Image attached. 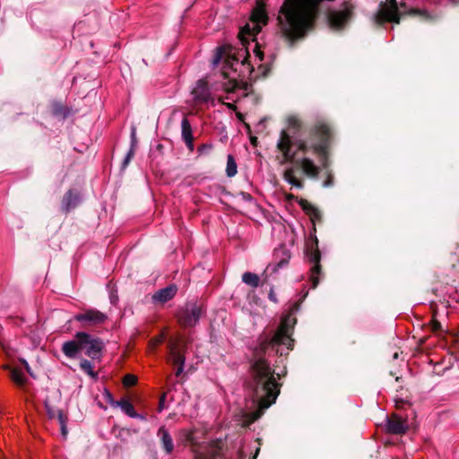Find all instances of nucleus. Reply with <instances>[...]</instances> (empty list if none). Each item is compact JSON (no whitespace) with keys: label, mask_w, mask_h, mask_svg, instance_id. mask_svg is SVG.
I'll return each instance as SVG.
<instances>
[{"label":"nucleus","mask_w":459,"mask_h":459,"mask_svg":"<svg viewBox=\"0 0 459 459\" xmlns=\"http://www.w3.org/2000/svg\"><path fill=\"white\" fill-rule=\"evenodd\" d=\"M287 129L281 132L277 148L281 153V164L293 161L302 173L310 178H316L320 166L307 154L318 158L323 167H325L328 142L331 137L329 126L325 123L316 124L311 130L309 137L292 142L289 134L299 132L302 126L300 118L296 115L286 117Z\"/></svg>","instance_id":"nucleus-1"},{"label":"nucleus","mask_w":459,"mask_h":459,"mask_svg":"<svg viewBox=\"0 0 459 459\" xmlns=\"http://www.w3.org/2000/svg\"><path fill=\"white\" fill-rule=\"evenodd\" d=\"M267 14L264 4L257 2L254 8L250 22L247 23L239 31V39L243 47L239 49L232 48H221L213 59V64L217 65L223 60L222 82L223 89L227 92H233L236 90H247V83L243 79L249 75L254 65L250 63V55L246 48L248 37L255 36L262 29V26L267 23Z\"/></svg>","instance_id":"nucleus-2"},{"label":"nucleus","mask_w":459,"mask_h":459,"mask_svg":"<svg viewBox=\"0 0 459 459\" xmlns=\"http://www.w3.org/2000/svg\"><path fill=\"white\" fill-rule=\"evenodd\" d=\"M252 380L249 384L254 393V402L257 403L258 409L250 414L247 423L256 420L264 410L270 407L279 394V388L273 376V369L266 360L258 359L255 360L251 369Z\"/></svg>","instance_id":"nucleus-3"},{"label":"nucleus","mask_w":459,"mask_h":459,"mask_svg":"<svg viewBox=\"0 0 459 459\" xmlns=\"http://www.w3.org/2000/svg\"><path fill=\"white\" fill-rule=\"evenodd\" d=\"M296 325V318L290 313L286 315L272 336H264L261 339L260 349L265 351L269 347L275 349L276 352L283 354V349L289 351L292 347V329Z\"/></svg>","instance_id":"nucleus-4"},{"label":"nucleus","mask_w":459,"mask_h":459,"mask_svg":"<svg viewBox=\"0 0 459 459\" xmlns=\"http://www.w3.org/2000/svg\"><path fill=\"white\" fill-rule=\"evenodd\" d=\"M75 337L80 339L81 351H84L88 357L97 359L100 356L103 344L100 339L94 338L84 332L77 333Z\"/></svg>","instance_id":"nucleus-5"},{"label":"nucleus","mask_w":459,"mask_h":459,"mask_svg":"<svg viewBox=\"0 0 459 459\" xmlns=\"http://www.w3.org/2000/svg\"><path fill=\"white\" fill-rule=\"evenodd\" d=\"M74 318L75 321L80 322L82 326L90 327L102 325L108 316L99 310L89 309L75 315Z\"/></svg>","instance_id":"nucleus-6"},{"label":"nucleus","mask_w":459,"mask_h":459,"mask_svg":"<svg viewBox=\"0 0 459 459\" xmlns=\"http://www.w3.org/2000/svg\"><path fill=\"white\" fill-rule=\"evenodd\" d=\"M379 17L383 22L398 23L400 20V13L398 11L396 0H390L389 4H385L381 6L379 10Z\"/></svg>","instance_id":"nucleus-7"},{"label":"nucleus","mask_w":459,"mask_h":459,"mask_svg":"<svg viewBox=\"0 0 459 459\" xmlns=\"http://www.w3.org/2000/svg\"><path fill=\"white\" fill-rule=\"evenodd\" d=\"M201 313V307L197 306H191L186 308L183 314L179 316V320L186 326H193L198 322Z\"/></svg>","instance_id":"nucleus-8"},{"label":"nucleus","mask_w":459,"mask_h":459,"mask_svg":"<svg viewBox=\"0 0 459 459\" xmlns=\"http://www.w3.org/2000/svg\"><path fill=\"white\" fill-rule=\"evenodd\" d=\"M194 100L197 102H207L211 100V92L205 81L200 80L192 90Z\"/></svg>","instance_id":"nucleus-9"},{"label":"nucleus","mask_w":459,"mask_h":459,"mask_svg":"<svg viewBox=\"0 0 459 459\" xmlns=\"http://www.w3.org/2000/svg\"><path fill=\"white\" fill-rule=\"evenodd\" d=\"M177 291H178V288L174 284L169 285L164 289L159 290L152 295V302L154 304H164L167 301L173 299L174 296L176 295Z\"/></svg>","instance_id":"nucleus-10"},{"label":"nucleus","mask_w":459,"mask_h":459,"mask_svg":"<svg viewBox=\"0 0 459 459\" xmlns=\"http://www.w3.org/2000/svg\"><path fill=\"white\" fill-rule=\"evenodd\" d=\"M351 10L346 6L343 10L332 12L329 15V21L331 26L334 28H340L345 24L350 19Z\"/></svg>","instance_id":"nucleus-11"},{"label":"nucleus","mask_w":459,"mask_h":459,"mask_svg":"<svg viewBox=\"0 0 459 459\" xmlns=\"http://www.w3.org/2000/svg\"><path fill=\"white\" fill-rule=\"evenodd\" d=\"M62 351L66 357L75 358L81 351L80 339L75 337L74 340L65 342L63 344Z\"/></svg>","instance_id":"nucleus-12"},{"label":"nucleus","mask_w":459,"mask_h":459,"mask_svg":"<svg viewBox=\"0 0 459 459\" xmlns=\"http://www.w3.org/2000/svg\"><path fill=\"white\" fill-rule=\"evenodd\" d=\"M170 359L174 364L178 365L176 375H180L184 370L185 358L176 344H171L170 346Z\"/></svg>","instance_id":"nucleus-13"},{"label":"nucleus","mask_w":459,"mask_h":459,"mask_svg":"<svg viewBox=\"0 0 459 459\" xmlns=\"http://www.w3.org/2000/svg\"><path fill=\"white\" fill-rule=\"evenodd\" d=\"M284 180L289 183L291 186L301 189L303 188V182L298 178L295 175V169L293 167L287 168L283 172Z\"/></svg>","instance_id":"nucleus-14"},{"label":"nucleus","mask_w":459,"mask_h":459,"mask_svg":"<svg viewBox=\"0 0 459 459\" xmlns=\"http://www.w3.org/2000/svg\"><path fill=\"white\" fill-rule=\"evenodd\" d=\"M158 436L160 437L162 446L167 454H171L174 448L173 440L168 430L161 427L158 431Z\"/></svg>","instance_id":"nucleus-15"},{"label":"nucleus","mask_w":459,"mask_h":459,"mask_svg":"<svg viewBox=\"0 0 459 459\" xmlns=\"http://www.w3.org/2000/svg\"><path fill=\"white\" fill-rule=\"evenodd\" d=\"M386 428L389 432L394 434H402L407 429L406 424L401 419L396 417L388 420Z\"/></svg>","instance_id":"nucleus-16"},{"label":"nucleus","mask_w":459,"mask_h":459,"mask_svg":"<svg viewBox=\"0 0 459 459\" xmlns=\"http://www.w3.org/2000/svg\"><path fill=\"white\" fill-rule=\"evenodd\" d=\"M4 368L10 370L11 378L17 385L23 386L26 384L27 377L21 369L10 368L8 365H4Z\"/></svg>","instance_id":"nucleus-17"},{"label":"nucleus","mask_w":459,"mask_h":459,"mask_svg":"<svg viewBox=\"0 0 459 459\" xmlns=\"http://www.w3.org/2000/svg\"><path fill=\"white\" fill-rule=\"evenodd\" d=\"M182 137L190 150H193V135L190 123L186 118H184L181 122Z\"/></svg>","instance_id":"nucleus-18"},{"label":"nucleus","mask_w":459,"mask_h":459,"mask_svg":"<svg viewBox=\"0 0 459 459\" xmlns=\"http://www.w3.org/2000/svg\"><path fill=\"white\" fill-rule=\"evenodd\" d=\"M79 203L78 195L74 194L72 191H69L63 199V209L65 211H69L74 208Z\"/></svg>","instance_id":"nucleus-19"},{"label":"nucleus","mask_w":459,"mask_h":459,"mask_svg":"<svg viewBox=\"0 0 459 459\" xmlns=\"http://www.w3.org/2000/svg\"><path fill=\"white\" fill-rule=\"evenodd\" d=\"M116 407H120L121 410L131 418L138 417V414L135 412L133 404L126 399H122L116 403Z\"/></svg>","instance_id":"nucleus-20"},{"label":"nucleus","mask_w":459,"mask_h":459,"mask_svg":"<svg viewBox=\"0 0 459 459\" xmlns=\"http://www.w3.org/2000/svg\"><path fill=\"white\" fill-rule=\"evenodd\" d=\"M242 281L244 283L251 286V287H257L259 284V277L253 273L247 272L242 275Z\"/></svg>","instance_id":"nucleus-21"},{"label":"nucleus","mask_w":459,"mask_h":459,"mask_svg":"<svg viewBox=\"0 0 459 459\" xmlns=\"http://www.w3.org/2000/svg\"><path fill=\"white\" fill-rule=\"evenodd\" d=\"M311 259H312V262L315 264L314 267L312 268V281H313L314 287H316L318 282V280L316 277V274H317L319 273V264H318L319 254H318V252H315L312 255Z\"/></svg>","instance_id":"nucleus-22"},{"label":"nucleus","mask_w":459,"mask_h":459,"mask_svg":"<svg viewBox=\"0 0 459 459\" xmlns=\"http://www.w3.org/2000/svg\"><path fill=\"white\" fill-rule=\"evenodd\" d=\"M237 163L233 158L232 155H228L227 158V168H226V173L228 177L231 178L234 177L237 174Z\"/></svg>","instance_id":"nucleus-23"},{"label":"nucleus","mask_w":459,"mask_h":459,"mask_svg":"<svg viewBox=\"0 0 459 459\" xmlns=\"http://www.w3.org/2000/svg\"><path fill=\"white\" fill-rule=\"evenodd\" d=\"M131 138H132V146L130 148V150L128 151L125 160H124V167L127 166V164L130 162L131 159L133 158L134 154V147H135V144H136V135H135V130L134 129L132 131V134H131Z\"/></svg>","instance_id":"nucleus-24"},{"label":"nucleus","mask_w":459,"mask_h":459,"mask_svg":"<svg viewBox=\"0 0 459 459\" xmlns=\"http://www.w3.org/2000/svg\"><path fill=\"white\" fill-rule=\"evenodd\" d=\"M57 420H58V422L60 425V430H61L62 437L64 438H66L67 434H68V430H67V427H66L67 417L62 411H58L57 412Z\"/></svg>","instance_id":"nucleus-25"},{"label":"nucleus","mask_w":459,"mask_h":459,"mask_svg":"<svg viewBox=\"0 0 459 459\" xmlns=\"http://www.w3.org/2000/svg\"><path fill=\"white\" fill-rule=\"evenodd\" d=\"M409 13L418 15L422 21H429L434 18V16L425 9H411Z\"/></svg>","instance_id":"nucleus-26"},{"label":"nucleus","mask_w":459,"mask_h":459,"mask_svg":"<svg viewBox=\"0 0 459 459\" xmlns=\"http://www.w3.org/2000/svg\"><path fill=\"white\" fill-rule=\"evenodd\" d=\"M81 368L91 377H95L96 374L93 370V365L87 359H82L80 363Z\"/></svg>","instance_id":"nucleus-27"},{"label":"nucleus","mask_w":459,"mask_h":459,"mask_svg":"<svg viewBox=\"0 0 459 459\" xmlns=\"http://www.w3.org/2000/svg\"><path fill=\"white\" fill-rule=\"evenodd\" d=\"M136 382L137 377L134 375L131 374L126 375L123 380L124 385L127 387L134 385Z\"/></svg>","instance_id":"nucleus-28"},{"label":"nucleus","mask_w":459,"mask_h":459,"mask_svg":"<svg viewBox=\"0 0 459 459\" xmlns=\"http://www.w3.org/2000/svg\"><path fill=\"white\" fill-rule=\"evenodd\" d=\"M299 204L301 205V207L307 212H311V213H314L316 214L317 212L316 209L312 206L308 202H307L306 200H303L301 199L299 201Z\"/></svg>","instance_id":"nucleus-29"},{"label":"nucleus","mask_w":459,"mask_h":459,"mask_svg":"<svg viewBox=\"0 0 459 459\" xmlns=\"http://www.w3.org/2000/svg\"><path fill=\"white\" fill-rule=\"evenodd\" d=\"M103 395H104V398L105 400L113 407H116V403H117L118 401H115L112 397V394L108 390H105L104 393H103Z\"/></svg>","instance_id":"nucleus-30"},{"label":"nucleus","mask_w":459,"mask_h":459,"mask_svg":"<svg viewBox=\"0 0 459 459\" xmlns=\"http://www.w3.org/2000/svg\"><path fill=\"white\" fill-rule=\"evenodd\" d=\"M254 57H255V64L261 62L263 60V53L262 51L258 48L257 47V44H255V48H254Z\"/></svg>","instance_id":"nucleus-31"},{"label":"nucleus","mask_w":459,"mask_h":459,"mask_svg":"<svg viewBox=\"0 0 459 459\" xmlns=\"http://www.w3.org/2000/svg\"><path fill=\"white\" fill-rule=\"evenodd\" d=\"M45 406H46V409H47V412L49 416V418H55L56 416L57 417V412L59 411H55L49 404H48V402L46 401L45 402Z\"/></svg>","instance_id":"nucleus-32"},{"label":"nucleus","mask_w":459,"mask_h":459,"mask_svg":"<svg viewBox=\"0 0 459 459\" xmlns=\"http://www.w3.org/2000/svg\"><path fill=\"white\" fill-rule=\"evenodd\" d=\"M269 299L274 303H276L278 301L277 298H276V294L273 288L270 290V292H269Z\"/></svg>","instance_id":"nucleus-33"},{"label":"nucleus","mask_w":459,"mask_h":459,"mask_svg":"<svg viewBox=\"0 0 459 459\" xmlns=\"http://www.w3.org/2000/svg\"><path fill=\"white\" fill-rule=\"evenodd\" d=\"M0 348H2L7 356H11V352L9 351V348L0 340Z\"/></svg>","instance_id":"nucleus-34"},{"label":"nucleus","mask_w":459,"mask_h":459,"mask_svg":"<svg viewBox=\"0 0 459 459\" xmlns=\"http://www.w3.org/2000/svg\"><path fill=\"white\" fill-rule=\"evenodd\" d=\"M333 185V177L328 175V178L324 182V186L327 187Z\"/></svg>","instance_id":"nucleus-35"},{"label":"nucleus","mask_w":459,"mask_h":459,"mask_svg":"<svg viewBox=\"0 0 459 459\" xmlns=\"http://www.w3.org/2000/svg\"><path fill=\"white\" fill-rule=\"evenodd\" d=\"M22 363L24 365L27 372L30 375V376H33L31 370H30V367L29 366L28 362L25 360V359H21Z\"/></svg>","instance_id":"nucleus-36"},{"label":"nucleus","mask_w":459,"mask_h":459,"mask_svg":"<svg viewBox=\"0 0 459 459\" xmlns=\"http://www.w3.org/2000/svg\"><path fill=\"white\" fill-rule=\"evenodd\" d=\"M432 328L435 331L438 330L440 328V324L438 322H437V321H433Z\"/></svg>","instance_id":"nucleus-37"},{"label":"nucleus","mask_w":459,"mask_h":459,"mask_svg":"<svg viewBox=\"0 0 459 459\" xmlns=\"http://www.w3.org/2000/svg\"><path fill=\"white\" fill-rule=\"evenodd\" d=\"M195 459H206V457L201 454H197L195 455Z\"/></svg>","instance_id":"nucleus-38"},{"label":"nucleus","mask_w":459,"mask_h":459,"mask_svg":"<svg viewBox=\"0 0 459 459\" xmlns=\"http://www.w3.org/2000/svg\"><path fill=\"white\" fill-rule=\"evenodd\" d=\"M160 342H161V340H160V339H158V340H156V341H155L154 344H158V343H160Z\"/></svg>","instance_id":"nucleus-39"},{"label":"nucleus","mask_w":459,"mask_h":459,"mask_svg":"<svg viewBox=\"0 0 459 459\" xmlns=\"http://www.w3.org/2000/svg\"><path fill=\"white\" fill-rule=\"evenodd\" d=\"M204 148H205V146H202L201 148L198 149V152H201Z\"/></svg>","instance_id":"nucleus-40"},{"label":"nucleus","mask_w":459,"mask_h":459,"mask_svg":"<svg viewBox=\"0 0 459 459\" xmlns=\"http://www.w3.org/2000/svg\"><path fill=\"white\" fill-rule=\"evenodd\" d=\"M228 106H229L230 108H233V107H234V106H233V105H231V104H228Z\"/></svg>","instance_id":"nucleus-41"}]
</instances>
